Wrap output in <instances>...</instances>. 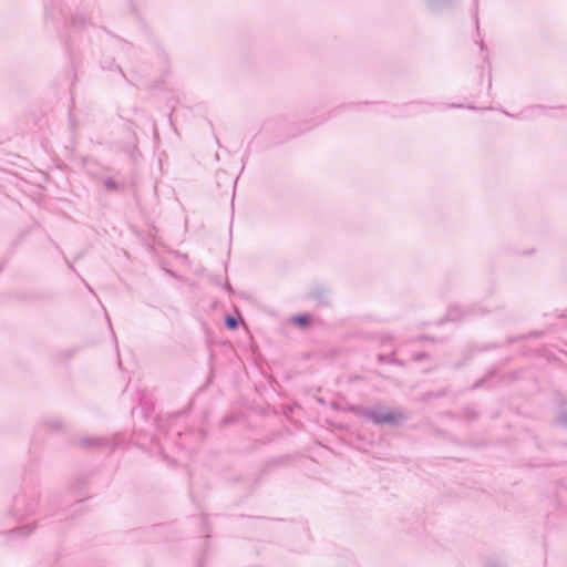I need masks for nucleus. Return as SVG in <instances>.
Masks as SVG:
<instances>
[{
    "label": "nucleus",
    "mask_w": 567,
    "mask_h": 567,
    "mask_svg": "<svg viewBox=\"0 0 567 567\" xmlns=\"http://www.w3.org/2000/svg\"><path fill=\"white\" fill-rule=\"evenodd\" d=\"M226 326L229 328V329H235L237 328L238 326V322L235 318L233 317H228L226 318Z\"/></svg>",
    "instance_id": "nucleus-3"
},
{
    "label": "nucleus",
    "mask_w": 567,
    "mask_h": 567,
    "mask_svg": "<svg viewBox=\"0 0 567 567\" xmlns=\"http://www.w3.org/2000/svg\"><path fill=\"white\" fill-rule=\"evenodd\" d=\"M372 420L377 423H394L401 419V414L395 411L378 410L372 414Z\"/></svg>",
    "instance_id": "nucleus-1"
},
{
    "label": "nucleus",
    "mask_w": 567,
    "mask_h": 567,
    "mask_svg": "<svg viewBox=\"0 0 567 567\" xmlns=\"http://www.w3.org/2000/svg\"><path fill=\"white\" fill-rule=\"evenodd\" d=\"M292 322L299 327H306L310 323V318L305 315L296 316L292 318Z\"/></svg>",
    "instance_id": "nucleus-2"
}]
</instances>
